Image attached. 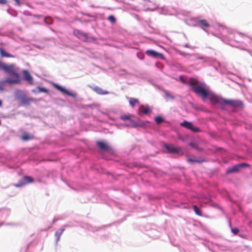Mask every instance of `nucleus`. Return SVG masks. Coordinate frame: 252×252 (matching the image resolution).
I'll list each match as a JSON object with an SVG mask.
<instances>
[{
  "mask_svg": "<svg viewBox=\"0 0 252 252\" xmlns=\"http://www.w3.org/2000/svg\"><path fill=\"white\" fill-rule=\"evenodd\" d=\"M189 84L196 94H200L205 98H208L212 102L218 103L222 105L236 106V100L224 99L216 94L210 93L206 89L204 83L200 84L193 78L189 79Z\"/></svg>",
  "mask_w": 252,
  "mask_h": 252,
  "instance_id": "nucleus-1",
  "label": "nucleus"
},
{
  "mask_svg": "<svg viewBox=\"0 0 252 252\" xmlns=\"http://www.w3.org/2000/svg\"><path fill=\"white\" fill-rule=\"evenodd\" d=\"M3 70L12 76V77L5 78L3 80L4 83L14 84L20 82V76L14 64L8 65L4 63V66H3Z\"/></svg>",
  "mask_w": 252,
  "mask_h": 252,
  "instance_id": "nucleus-2",
  "label": "nucleus"
},
{
  "mask_svg": "<svg viewBox=\"0 0 252 252\" xmlns=\"http://www.w3.org/2000/svg\"><path fill=\"white\" fill-rule=\"evenodd\" d=\"M172 202L173 205L180 208L189 209L190 208V204L188 202V198L184 193H178L176 196V199Z\"/></svg>",
  "mask_w": 252,
  "mask_h": 252,
  "instance_id": "nucleus-3",
  "label": "nucleus"
},
{
  "mask_svg": "<svg viewBox=\"0 0 252 252\" xmlns=\"http://www.w3.org/2000/svg\"><path fill=\"white\" fill-rule=\"evenodd\" d=\"M199 204L201 207H203L204 204H209L211 206L219 209L220 210H222V208L221 206H220L219 204L213 201L211 197L210 196H205V195H202L201 197L199 198Z\"/></svg>",
  "mask_w": 252,
  "mask_h": 252,
  "instance_id": "nucleus-4",
  "label": "nucleus"
},
{
  "mask_svg": "<svg viewBox=\"0 0 252 252\" xmlns=\"http://www.w3.org/2000/svg\"><path fill=\"white\" fill-rule=\"evenodd\" d=\"M34 182V179L31 176H23L17 183L11 184L12 186L16 188H22L27 185L32 183Z\"/></svg>",
  "mask_w": 252,
  "mask_h": 252,
  "instance_id": "nucleus-5",
  "label": "nucleus"
},
{
  "mask_svg": "<svg viewBox=\"0 0 252 252\" xmlns=\"http://www.w3.org/2000/svg\"><path fill=\"white\" fill-rule=\"evenodd\" d=\"M15 96L16 98L21 101V102L25 105L29 104L31 98L26 97V95L21 90H17L15 92Z\"/></svg>",
  "mask_w": 252,
  "mask_h": 252,
  "instance_id": "nucleus-6",
  "label": "nucleus"
},
{
  "mask_svg": "<svg viewBox=\"0 0 252 252\" xmlns=\"http://www.w3.org/2000/svg\"><path fill=\"white\" fill-rule=\"evenodd\" d=\"M237 218L242 217V220L244 221V222L247 223L248 225L251 226L252 221L250 220L248 217L245 214L243 211L241 206L237 203Z\"/></svg>",
  "mask_w": 252,
  "mask_h": 252,
  "instance_id": "nucleus-7",
  "label": "nucleus"
},
{
  "mask_svg": "<svg viewBox=\"0 0 252 252\" xmlns=\"http://www.w3.org/2000/svg\"><path fill=\"white\" fill-rule=\"evenodd\" d=\"M163 147L167 150V153L169 154H181L183 155V152H182V149L180 147L175 148L172 145L167 144H163Z\"/></svg>",
  "mask_w": 252,
  "mask_h": 252,
  "instance_id": "nucleus-8",
  "label": "nucleus"
},
{
  "mask_svg": "<svg viewBox=\"0 0 252 252\" xmlns=\"http://www.w3.org/2000/svg\"><path fill=\"white\" fill-rule=\"evenodd\" d=\"M120 118L122 120H124V121L127 120H128V123L126 124V126H127L136 127V126H142V125H139L134 120L130 119L129 115H122V116H121Z\"/></svg>",
  "mask_w": 252,
  "mask_h": 252,
  "instance_id": "nucleus-9",
  "label": "nucleus"
},
{
  "mask_svg": "<svg viewBox=\"0 0 252 252\" xmlns=\"http://www.w3.org/2000/svg\"><path fill=\"white\" fill-rule=\"evenodd\" d=\"M54 87L56 89L60 91L61 92H62L63 94H67L69 96H72L73 98H75L76 97V94L74 93H73L71 92H69L68 90L66 89L65 88L62 87L61 86L55 84L54 85Z\"/></svg>",
  "mask_w": 252,
  "mask_h": 252,
  "instance_id": "nucleus-10",
  "label": "nucleus"
},
{
  "mask_svg": "<svg viewBox=\"0 0 252 252\" xmlns=\"http://www.w3.org/2000/svg\"><path fill=\"white\" fill-rule=\"evenodd\" d=\"M180 125L182 126L185 127L188 129L192 130L193 132H198L199 129L197 127L194 126L191 123L185 121L180 124Z\"/></svg>",
  "mask_w": 252,
  "mask_h": 252,
  "instance_id": "nucleus-11",
  "label": "nucleus"
},
{
  "mask_svg": "<svg viewBox=\"0 0 252 252\" xmlns=\"http://www.w3.org/2000/svg\"><path fill=\"white\" fill-rule=\"evenodd\" d=\"M96 145L98 146V147L101 150H103L108 153L111 152V147L108 145H107L106 143L104 142L97 141L96 142Z\"/></svg>",
  "mask_w": 252,
  "mask_h": 252,
  "instance_id": "nucleus-12",
  "label": "nucleus"
},
{
  "mask_svg": "<svg viewBox=\"0 0 252 252\" xmlns=\"http://www.w3.org/2000/svg\"><path fill=\"white\" fill-rule=\"evenodd\" d=\"M73 33H74V34L76 37H77L79 39H80V40H81L83 41H86L87 40V39H88L87 35L85 32H84L81 31L76 30L74 31Z\"/></svg>",
  "mask_w": 252,
  "mask_h": 252,
  "instance_id": "nucleus-13",
  "label": "nucleus"
},
{
  "mask_svg": "<svg viewBox=\"0 0 252 252\" xmlns=\"http://www.w3.org/2000/svg\"><path fill=\"white\" fill-rule=\"evenodd\" d=\"M23 76H24V79L25 80H26L30 84H32V81H33V78L32 76V75L30 74L29 71H28L27 70H24L23 71Z\"/></svg>",
  "mask_w": 252,
  "mask_h": 252,
  "instance_id": "nucleus-14",
  "label": "nucleus"
},
{
  "mask_svg": "<svg viewBox=\"0 0 252 252\" xmlns=\"http://www.w3.org/2000/svg\"><path fill=\"white\" fill-rule=\"evenodd\" d=\"M151 111V109L148 106H145L144 105H141L138 109V112L139 113H143L145 114H148Z\"/></svg>",
  "mask_w": 252,
  "mask_h": 252,
  "instance_id": "nucleus-15",
  "label": "nucleus"
},
{
  "mask_svg": "<svg viewBox=\"0 0 252 252\" xmlns=\"http://www.w3.org/2000/svg\"><path fill=\"white\" fill-rule=\"evenodd\" d=\"M146 53L149 56H151L154 58H157L158 57L162 58L163 56L162 54L158 53L157 51L153 50H148L146 51Z\"/></svg>",
  "mask_w": 252,
  "mask_h": 252,
  "instance_id": "nucleus-16",
  "label": "nucleus"
},
{
  "mask_svg": "<svg viewBox=\"0 0 252 252\" xmlns=\"http://www.w3.org/2000/svg\"><path fill=\"white\" fill-rule=\"evenodd\" d=\"M64 230H65L64 228H61L55 232V236L56 238L55 245L56 246L57 245L58 242L60 240V238H61V236L62 233H63V232Z\"/></svg>",
  "mask_w": 252,
  "mask_h": 252,
  "instance_id": "nucleus-17",
  "label": "nucleus"
},
{
  "mask_svg": "<svg viewBox=\"0 0 252 252\" xmlns=\"http://www.w3.org/2000/svg\"><path fill=\"white\" fill-rule=\"evenodd\" d=\"M92 89L98 94H107L109 92L107 91L103 90L101 88L98 86H94L92 88Z\"/></svg>",
  "mask_w": 252,
  "mask_h": 252,
  "instance_id": "nucleus-18",
  "label": "nucleus"
},
{
  "mask_svg": "<svg viewBox=\"0 0 252 252\" xmlns=\"http://www.w3.org/2000/svg\"><path fill=\"white\" fill-rule=\"evenodd\" d=\"M187 160L190 163H193L195 162L201 163L204 161V160L201 158H195V157L189 158H188Z\"/></svg>",
  "mask_w": 252,
  "mask_h": 252,
  "instance_id": "nucleus-19",
  "label": "nucleus"
},
{
  "mask_svg": "<svg viewBox=\"0 0 252 252\" xmlns=\"http://www.w3.org/2000/svg\"><path fill=\"white\" fill-rule=\"evenodd\" d=\"M192 208L196 215L199 216H203L200 208L197 205H192Z\"/></svg>",
  "mask_w": 252,
  "mask_h": 252,
  "instance_id": "nucleus-20",
  "label": "nucleus"
},
{
  "mask_svg": "<svg viewBox=\"0 0 252 252\" xmlns=\"http://www.w3.org/2000/svg\"><path fill=\"white\" fill-rule=\"evenodd\" d=\"M181 55L184 56H186L187 55H189V56H196V58L198 59H200V60H203L204 62H206L207 61V59L206 57H203V56H199L198 55H191V54H189L188 53H184V52H181Z\"/></svg>",
  "mask_w": 252,
  "mask_h": 252,
  "instance_id": "nucleus-21",
  "label": "nucleus"
},
{
  "mask_svg": "<svg viewBox=\"0 0 252 252\" xmlns=\"http://www.w3.org/2000/svg\"><path fill=\"white\" fill-rule=\"evenodd\" d=\"M221 194L224 197H225L227 199L229 200L231 204H235L236 203L235 201L232 199L227 191H224L222 192Z\"/></svg>",
  "mask_w": 252,
  "mask_h": 252,
  "instance_id": "nucleus-22",
  "label": "nucleus"
},
{
  "mask_svg": "<svg viewBox=\"0 0 252 252\" xmlns=\"http://www.w3.org/2000/svg\"><path fill=\"white\" fill-rule=\"evenodd\" d=\"M87 229L88 230H89L90 231L94 232L95 231H98L100 229V227H98L92 226L91 225H89L87 226Z\"/></svg>",
  "mask_w": 252,
  "mask_h": 252,
  "instance_id": "nucleus-23",
  "label": "nucleus"
},
{
  "mask_svg": "<svg viewBox=\"0 0 252 252\" xmlns=\"http://www.w3.org/2000/svg\"><path fill=\"white\" fill-rule=\"evenodd\" d=\"M228 222L229 224V226L231 228V232L234 235H236V227H232V225L231 223V221L229 219L228 220Z\"/></svg>",
  "mask_w": 252,
  "mask_h": 252,
  "instance_id": "nucleus-24",
  "label": "nucleus"
},
{
  "mask_svg": "<svg viewBox=\"0 0 252 252\" xmlns=\"http://www.w3.org/2000/svg\"><path fill=\"white\" fill-rule=\"evenodd\" d=\"M216 151L222 154V158H223L224 156L226 155V152L221 148H217L216 149Z\"/></svg>",
  "mask_w": 252,
  "mask_h": 252,
  "instance_id": "nucleus-25",
  "label": "nucleus"
},
{
  "mask_svg": "<svg viewBox=\"0 0 252 252\" xmlns=\"http://www.w3.org/2000/svg\"><path fill=\"white\" fill-rule=\"evenodd\" d=\"M155 120L158 124H160L164 121L163 119L160 116H157L155 117Z\"/></svg>",
  "mask_w": 252,
  "mask_h": 252,
  "instance_id": "nucleus-26",
  "label": "nucleus"
},
{
  "mask_svg": "<svg viewBox=\"0 0 252 252\" xmlns=\"http://www.w3.org/2000/svg\"><path fill=\"white\" fill-rule=\"evenodd\" d=\"M138 99L134 98H130L129 102V104L132 106H133L136 103H138Z\"/></svg>",
  "mask_w": 252,
  "mask_h": 252,
  "instance_id": "nucleus-27",
  "label": "nucleus"
},
{
  "mask_svg": "<svg viewBox=\"0 0 252 252\" xmlns=\"http://www.w3.org/2000/svg\"><path fill=\"white\" fill-rule=\"evenodd\" d=\"M198 23L199 24H200L201 25H202L203 26L206 27V28H208L210 26L209 24H208L207 22H206V21L205 20H200L199 21Z\"/></svg>",
  "mask_w": 252,
  "mask_h": 252,
  "instance_id": "nucleus-28",
  "label": "nucleus"
},
{
  "mask_svg": "<svg viewBox=\"0 0 252 252\" xmlns=\"http://www.w3.org/2000/svg\"><path fill=\"white\" fill-rule=\"evenodd\" d=\"M249 165L245 163H242L240 164H237V172L239 171V169L242 168H244L245 167H248Z\"/></svg>",
  "mask_w": 252,
  "mask_h": 252,
  "instance_id": "nucleus-29",
  "label": "nucleus"
},
{
  "mask_svg": "<svg viewBox=\"0 0 252 252\" xmlns=\"http://www.w3.org/2000/svg\"><path fill=\"white\" fill-rule=\"evenodd\" d=\"M189 145L190 147L195 148L196 150L198 151H201V149L199 147H198L195 143L190 142Z\"/></svg>",
  "mask_w": 252,
  "mask_h": 252,
  "instance_id": "nucleus-30",
  "label": "nucleus"
},
{
  "mask_svg": "<svg viewBox=\"0 0 252 252\" xmlns=\"http://www.w3.org/2000/svg\"><path fill=\"white\" fill-rule=\"evenodd\" d=\"M237 236H239L241 238H244L246 237V236H247L246 234L240 233V232L238 228H237Z\"/></svg>",
  "mask_w": 252,
  "mask_h": 252,
  "instance_id": "nucleus-31",
  "label": "nucleus"
},
{
  "mask_svg": "<svg viewBox=\"0 0 252 252\" xmlns=\"http://www.w3.org/2000/svg\"><path fill=\"white\" fill-rule=\"evenodd\" d=\"M108 20L111 23H115L116 22V19L115 17L113 15H110L108 17Z\"/></svg>",
  "mask_w": 252,
  "mask_h": 252,
  "instance_id": "nucleus-32",
  "label": "nucleus"
},
{
  "mask_svg": "<svg viewBox=\"0 0 252 252\" xmlns=\"http://www.w3.org/2000/svg\"><path fill=\"white\" fill-rule=\"evenodd\" d=\"M235 171H236V165H234L231 168L228 169L226 173H231Z\"/></svg>",
  "mask_w": 252,
  "mask_h": 252,
  "instance_id": "nucleus-33",
  "label": "nucleus"
},
{
  "mask_svg": "<svg viewBox=\"0 0 252 252\" xmlns=\"http://www.w3.org/2000/svg\"><path fill=\"white\" fill-rule=\"evenodd\" d=\"M44 21L46 24L50 25L52 23V19L49 17L45 18Z\"/></svg>",
  "mask_w": 252,
  "mask_h": 252,
  "instance_id": "nucleus-34",
  "label": "nucleus"
},
{
  "mask_svg": "<svg viewBox=\"0 0 252 252\" xmlns=\"http://www.w3.org/2000/svg\"><path fill=\"white\" fill-rule=\"evenodd\" d=\"M7 52H6L3 49L0 48V54L1 57H5Z\"/></svg>",
  "mask_w": 252,
  "mask_h": 252,
  "instance_id": "nucleus-35",
  "label": "nucleus"
},
{
  "mask_svg": "<svg viewBox=\"0 0 252 252\" xmlns=\"http://www.w3.org/2000/svg\"><path fill=\"white\" fill-rule=\"evenodd\" d=\"M22 139L24 141H27L30 139V136L27 134H24L22 136Z\"/></svg>",
  "mask_w": 252,
  "mask_h": 252,
  "instance_id": "nucleus-36",
  "label": "nucleus"
},
{
  "mask_svg": "<svg viewBox=\"0 0 252 252\" xmlns=\"http://www.w3.org/2000/svg\"><path fill=\"white\" fill-rule=\"evenodd\" d=\"M244 104L241 101L237 100V109L238 108H243L244 107Z\"/></svg>",
  "mask_w": 252,
  "mask_h": 252,
  "instance_id": "nucleus-37",
  "label": "nucleus"
},
{
  "mask_svg": "<svg viewBox=\"0 0 252 252\" xmlns=\"http://www.w3.org/2000/svg\"><path fill=\"white\" fill-rule=\"evenodd\" d=\"M38 91H39V93H41V92L46 93V92H47V90L45 88H44L38 87Z\"/></svg>",
  "mask_w": 252,
  "mask_h": 252,
  "instance_id": "nucleus-38",
  "label": "nucleus"
},
{
  "mask_svg": "<svg viewBox=\"0 0 252 252\" xmlns=\"http://www.w3.org/2000/svg\"><path fill=\"white\" fill-rule=\"evenodd\" d=\"M244 248L242 250V251L241 252H250V249L249 248H248V246H245Z\"/></svg>",
  "mask_w": 252,
  "mask_h": 252,
  "instance_id": "nucleus-39",
  "label": "nucleus"
},
{
  "mask_svg": "<svg viewBox=\"0 0 252 252\" xmlns=\"http://www.w3.org/2000/svg\"><path fill=\"white\" fill-rule=\"evenodd\" d=\"M61 179H62V180L68 187H69L70 188H71V189H73V190H75V188H73V187H71L69 184L68 183L66 182V181H65V180H64L63 179V177H61Z\"/></svg>",
  "mask_w": 252,
  "mask_h": 252,
  "instance_id": "nucleus-40",
  "label": "nucleus"
},
{
  "mask_svg": "<svg viewBox=\"0 0 252 252\" xmlns=\"http://www.w3.org/2000/svg\"><path fill=\"white\" fill-rule=\"evenodd\" d=\"M6 83H4L3 81L0 82V90H3L4 88V84Z\"/></svg>",
  "mask_w": 252,
  "mask_h": 252,
  "instance_id": "nucleus-41",
  "label": "nucleus"
},
{
  "mask_svg": "<svg viewBox=\"0 0 252 252\" xmlns=\"http://www.w3.org/2000/svg\"><path fill=\"white\" fill-rule=\"evenodd\" d=\"M184 46L185 47H188V48H190L191 49H194V47H191L190 46L189 44H185L184 45Z\"/></svg>",
  "mask_w": 252,
  "mask_h": 252,
  "instance_id": "nucleus-42",
  "label": "nucleus"
},
{
  "mask_svg": "<svg viewBox=\"0 0 252 252\" xmlns=\"http://www.w3.org/2000/svg\"><path fill=\"white\" fill-rule=\"evenodd\" d=\"M7 0H0V4H4L6 3Z\"/></svg>",
  "mask_w": 252,
  "mask_h": 252,
  "instance_id": "nucleus-43",
  "label": "nucleus"
},
{
  "mask_svg": "<svg viewBox=\"0 0 252 252\" xmlns=\"http://www.w3.org/2000/svg\"><path fill=\"white\" fill-rule=\"evenodd\" d=\"M4 63L0 61V69H2L3 70V66H4Z\"/></svg>",
  "mask_w": 252,
  "mask_h": 252,
  "instance_id": "nucleus-44",
  "label": "nucleus"
},
{
  "mask_svg": "<svg viewBox=\"0 0 252 252\" xmlns=\"http://www.w3.org/2000/svg\"><path fill=\"white\" fill-rule=\"evenodd\" d=\"M5 57L11 58V57H13V56L11 54H9V53H7Z\"/></svg>",
  "mask_w": 252,
  "mask_h": 252,
  "instance_id": "nucleus-45",
  "label": "nucleus"
},
{
  "mask_svg": "<svg viewBox=\"0 0 252 252\" xmlns=\"http://www.w3.org/2000/svg\"><path fill=\"white\" fill-rule=\"evenodd\" d=\"M59 220V219H57L56 218H54V219L52 220V223L54 224V223H55Z\"/></svg>",
  "mask_w": 252,
  "mask_h": 252,
  "instance_id": "nucleus-46",
  "label": "nucleus"
},
{
  "mask_svg": "<svg viewBox=\"0 0 252 252\" xmlns=\"http://www.w3.org/2000/svg\"><path fill=\"white\" fill-rule=\"evenodd\" d=\"M14 0L15 1V2H16L17 5H18L19 6L20 5V2L19 0Z\"/></svg>",
  "mask_w": 252,
  "mask_h": 252,
  "instance_id": "nucleus-47",
  "label": "nucleus"
},
{
  "mask_svg": "<svg viewBox=\"0 0 252 252\" xmlns=\"http://www.w3.org/2000/svg\"><path fill=\"white\" fill-rule=\"evenodd\" d=\"M180 80H181L182 82H183V83H185V82H186V81H185V80H184V79H183V77L180 76Z\"/></svg>",
  "mask_w": 252,
  "mask_h": 252,
  "instance_id": "nucleus-48",
  "label": "nucleus"
},
{
  "mask_svg": "<svg viewBox=\"0 0 252 252\" xmlns=\"http://www.w3.org/2000/svg\"><path fill=\"white\" fill-rule=\"evenodd\" d=\"M2 104V101L0 99V106H1Z\"/></svg>",
  "mask_w": 252,
  "mask_h": 252,
  "instance_id": "nucleus-49",
  "label": "nucleus"
},
{
  "mask_svg": "<svg viewBox=\"0 0 252 252\" xmlns=\"http://www.w3.org/2000/svg\"><path fill=\"white\" fill-rule=\"evenodd\" d=\"M3 224V223L2 222H0V226L2 225Z\"/></svg>",
  "mask_w": 252,
  "mask_h": 252,
  "instance_id": "nucleus-50",
  "label": "nucleus"
},
{
  "mask_svg": "<svg viewBox=\"0 0 252 252\" xmlns=\"http://www.w3.org/2000/svg\"><path fill=\"white\" fill-rule=\"evenodd\" d=\"M32 92H33V93H36V91H35V90H33L32 91Z\"/></svg>",
  "mask_w": 252,
  "mask_h": 252,
  "instance_id": "nucleus-51",
  "label": "nucleus"
},
{
  "mask_svg": "<svg viewBox=\"0 0 252 252\" xmlns=\"http://www.w3.org/2000/svg\"><path fill=\"white\" fill-rule=\"evenodd\" d=\"M185 175H186V174H183V175L184 176V177L185 178H186V177Z\"/></svg>",
  "mask_w": 252,
  "mask_h": 252,
  "instance_id": "nucleus-52",
  "label": "nucleus"
},
{
  "mask_svg": "<svg viewBox=\"0 0 252 252\" xmlns=\"http://www.w3.org/2000/svg\"><path fill=\"white\" fill-rule=\"evenodd\" d=\"M223 162L226 163V162H227V161L226 160H225V159H223Z\"/></svg>",
  "mask_w": 252,
  "mask_h": 252,
  "instance_id": "nucleus-53",
  "label": "nucleus"
},
{
  "mask_svg": "<svg viewBox=\"0 0 252 252\" xmlns=\"http://www.w3.org/2000/svg\"><path fill=\"white\" fill-rule=\"evenodd\" d=\"M29 245H30V244H29V245H28V246H27V249H28V248H29Z\"/></svg>",
  "mask_w": 252,
  "mask_h": 252,
  "instance_id": "nucleus-54",
  "label": "nucleus"
},
{
  "mask_svg": "<svg viewBox=\"0 0 252 252\" xmlns=\"http://www.w3.org/2000/svg\"><path fill=\"white\" fill-rule=\"evenodd\" d=\"M38 181L39 182H41V180H38Z\"/></svg>",
  "mask_w": 252,
  "mask_h": 252,
  "instance_id": "nucleus-55",
  "label": "nucleus"
}]
</instances>
